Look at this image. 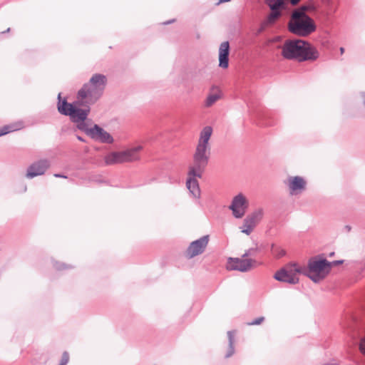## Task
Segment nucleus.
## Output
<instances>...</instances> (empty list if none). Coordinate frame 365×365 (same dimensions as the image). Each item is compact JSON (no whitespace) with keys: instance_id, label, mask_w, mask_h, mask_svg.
I'll return each mask as SVG.
<instances>
[{"instance_id":"obj_1","label":"nucleus","mask_w":365,"mask_h":365,"mask_svg":"<svg viewBox=\"0 0 365 365\" xmlns=\"http://www.w3.org/2000/svg\"><path fill=\"white\" fill-rule=\"evenodd\" d=\"M106 82L107 78L104 75L94 74L78 91L76 103H68L66 100L59 101L58 111L61 114L69 115L73 122L84 121L90 112L89 106L94 104L101 98Z\"/></svg>"},{"instance_id":"obj_2","label":"nucleus","mask_w":365,"mask_h":365,"mask_svg":"<svg viewBox=\"0 0 365 365\" xmlns=\"http://www.w3.org/2000/svg\"><path fill=\"white\" fill-rule=\"evenodd\" d=\"M280 48L282 56L287 60L302 62L316 61L319 57L317 48L303 40H287Z\"/></svg>"},{"instance_id":"obj_3","label":"nucleus","mask_w":365,"mask_h":365,"mask_svg":"<svg viewBox=\"0 0 365 365\" xmlns=\"http://www.w3.org/2000/svg\"><path fill=\"white\" fill-rule=\"evenodd\" d=\"M212 133L210 126L205 127L200 133L199 140L193 155L192 163L189 168L200 173H204L210 155L209 140Z\"/></svg>"},{"instance_id":"obj_4","label":"nucleus","mask_w":365,"mask_h":365,"mask_svg":"<svg viewBox=\"0 0 365 365\" xmlns=\"http://www.w3.org/2000/svg\"><path fill=\"white\" fill-rule=\"evenodd\" d=\"M307 6L293 11L288 23L289 31L299 36H307L316 30L314 20L305 14Z\"/></svg>"},{"instance_id":"obj_5","label":"nucleus","mask_w":365,"mask_h":365,"mask_svg":"<svg viewBox=\"0 0 365 365\" xmlns=\"http://www.w3.org/2000/svg\"><path fill=\"white\" fill-rule=\"evenodd\" d=\"M142 150L143 147L138 145L121 151L112 152L105 156L104 160L108 165L138 161Z\"/></svg>"},{"instance_id":"obj_6","label":"nucleus","mask_w":365,"mask_h":365,"mask_svg":"<svg viewBox=\"0 0 365 365\" xmlns=\"http://www.w3.org/2000/svg\"><path fill=\"white\" fill-rule=\"evenodd\" d=\"M306 274V267L298 263H289L277 271L274 278L279 282L292 284L299 282V276Z\"/></svg>"},{"instance_id":"obj_7","label":"nucleus","mask_w":365,"mask_h":365,"mask_svg":"<svg viewBox=\"0 0 365 365\" xmlns=\"http://www.w3.org/2000/svg\"><path fill=\"white\" fill-rule=\"evenodd\" d=\"M331 264L326 259H313L309 260L306 274L313 282H318L329 273Z\"/></svg>"},{"instance_id":"obj_8","label":"nucleus","mask_w":365,"mask_h":365,"mask_svg":"<svg viewBox=\"0 0 365 365\" xmlns=\"http://www.w3.org/2000/svg\"><path fill=\"white\" fill-rule=\"evenodd\" d=\"M270 9L267 18L263 22L264 26L274 24L282 16L283 11L287 9L289 0H264Z\"/></svg>"},{"instance_id":"obj_9","label":"nucleus","mask_w":365,"mask_h":365,"mask_svg":"<svg viewBox=\"0 0 365 365\" xmlns=\"http://www.w3.org/2000/svg\"><path fill=\"white\" fill-rule=\"evenodd\" d=\"M263 216L264 210L262 208L255 210L244 219L242 225L240 227L241 232L250 235L262 220Z\"/></svg>"},{"instance_id":"obj_10","label":"nucleus","mask_w":365,"mask_h":365,"mask_svg":"<svg viewBox=\"0 0 365 365\" xmlns=\"http://www.w3.org/2000/svg\"><path fill=\"white\" fill-rule=\"evenodd\" d=\"M249 207V200L242 193L235 196L229 208L236 218H242L246 213Z\"/></svg>"},{"instance_id":"obj_11","label":"nucleus","mask_w":365,"mask_h":365,"mask_svg":"<svg viewBox=\"0 0 365 365\" xmlns=\"http://www.w3.org/2000/svg\"><path fill=\"white\" fill-rule=\"evenodd\" d=\"M209 241V235H205L200 239L192 242L185 251L186 257L191 259L201 255L205 250Z\"/></svg>"},{"instance_id":"obj_12","label":"nucleus","mask_w":365,"mask_h":365,"mask_svg":"<svg viewBox=\"0 0 365 365\" xmlns=\"http://www.w3.org/2000/svg\"><path fill=\"white\" fill-rule=\"evenodd\" d=\"M204 173H197L193 168H188L187 178L186 181L187 188L189 190L192 196L199 198L200 196V189L197 178H201Z\"/></svg>"},{"instance_id":"obj_13","label":"nucleus","mask_w":365,"mask_h":365,"mask_svg":"<svg viewBox=\"0 0 365 365\" xmlns=\"http://www.w3.org/2000/svg\"><path fill=\"white\" fill-rule=\"evenodd\" d=\"M255 262L247 258H229L226 264L227 270L246 272L255 266Z\"/></svg>"},{"instance_id":"obj_14","label":"nucleus","mask_w":365,"mask_h":365,"mask_svg":"<svg viewBox=\"0 0 365 365\" xmlns=\"http://www.w3.org/2000/svg\"><path fill=\"white\" fill-rule=\"evenodd\" d=\"M49 162L47 160H41L31 164L26 173V177L32 178L37 175H43L49 168Z\"/></svg>"},{"instance_id":"obj_15","label":"nucleus","mask_w":365,"mask_h":365,"mask_svg":"<svg viewBox=\"0 0 365 365\" xmlns=\"http://www.w3.org/2000/svg\"><path fill=\"white\" fill-rule=\"evenodd\" d=\"M305 180L300 176L289 177L287 179V185L292 195H297L305 190Z\"/></svg>"},{"instance_id":"obj_16","label":"nucleus","mask_w":365,"mask_h":365,"mask_svg":"<svg viewBox=\"0 0 365 365\" xmlns=\"http://www.w3.org/2000/svg\"><path fill=\"white\" fill-rule=\"evenodd\" d=\"M87 133L93 138L102 143H110L113 142L111 135L97 125L88 129Z\"/></svg>"},{"instance_id":"obj_17","label":"nucleus","mask_w":365,"mask_h":365,"mask_svg":"<svg viewBox=\"0 0 365 365\" xmlns=\"http://www.w3.org/2000/svg\"><path fill=\"white\" fill-rule=\"evenodd\" d=\"M230 44L228 41L222 42L219 48V66L227 68L229 66Z\"/></svg>"},{"instance_id":"obj_18","label":"nucleus","mask_w":365,"mask_h":365,"mask_svg":"<svg viewBox=\"0 0 365 365\" xmlns=\"http://www.w3.org/2000/svg\"><path fill=\"white\" fill-rule=\"evenodd\" d=\"M24 128V124L21 121L11 123L9 125H4L0 129V137L9 133L11 132L21 130Z\"/></svg>"},{"instance_id":"obj_19","label":"nucleus","mask_w":365,"mask_h":365,"mask_svg":"<svg viewBox=\"0 0 365 365\" xmlns=\"http://www.w3.org/2000/svg\"><path fill=\"white\" fill-rule=\"evenodd\" d=\"M220 98H221V92H220V91L216 89V91L215 92L212 91L207 98L206 106L208 107L211 106Z\"/></svg>"},{"instance_id":"obj_20","label":"nucleus","mask_w":365,"mask_h":365,"mask_svg":"<svg viewBox=\"0 0 365 365\" xmlns=\"http://www.w3.org/2000/svg\"><path fill=\"white\" fill-rule=\"evenodd\" d=\"M272 253L275 257L280 258L285 255V250L281 247L272 245Z\"/></svg>"},{"instance_id":"obj_21","label":"nucleus","mask_w":365,"mask_h":365,"mask_svg":"<svg viewBox=\"0 0 365 365\" xmlns=\"http://www.w3.org/2000/svg\"><path fill=\"white\" fill-rule=\"evenodd\" d=\"M228 334H229V337H230V350H229L228 353L227 354L226 357H230L234 353L232 336L231 333H230V332L228 333Z\"/></svg>"},{"instance_id":"obj_22","label":"nucleus","mask_w":365,"mask_h":365,"mask_svg":"<svg viewBox=\"0 0 365 365\" xmlns=\"http://www.w3.org/2000/svg\"><path fill=\"white\" fill-rule=\"evenodd\" d=\"M68 361H69L68 354L67 352H63L62 357H61V363L59 365H66L67 363L68 362Z\"/></svg>"},{"instance_id":"obj_23","label":"nucleus","mask_w":365,"mask_h":365,"mask_svg":"<svg viewBox=\"0 0 365 365\" xmlns=\"http://www.w3.org/2000/svg\"><path fill=\"white\" fill-rule=\"evenodd\" d=\"M264 320V317H260L255 320H253L251 322L248 323V325L252 326V325H259Z\"/></svg>"},{"instance_id":"obj_24","label":"nucleus","mask_w":365,"mask_h":365,"mask_svg":"<svg viewBox=\"0 0 365 365\" xmlns=\"http://www.w3.org/2000/svg\"><path fill=\"white\" fill-rule=\"evenodd\" d=\"M359 350L364 355H365V336L360 341Z\"/></svg>"},{"instance_id":"obj_25","label":"nucleus","mask_w":365,"mask_h":365,"mask_svg":"<svg viewBox=\"0 0 365 365\" xmlns=\"http://www.w3.org/2000/svg\"><path fill=\"white\" fill-rule=\"evenodd\" d=\"M331 266L332 265H338V264H341L343 263V261L342 260H338V261H334L333 262H330Z\"/></svg>"},{"instance_id":"obj_26","label":"nucleus","mask_w":365,"mask_h":365,"mask_svg":"<svg viewBox=\"0 0 365 365\" xmlns=\"http://www.w3.org/2000/svg\"><path fill=\"white\" fill-rule=\"evenodd\" d=\"M300 0H290L291 3L294 5L297 4Z\"/></svg>"},{"instance_id":"obj_27","label":"nucleus","mask_w":365,"mask_h":365,"mask_svg":"<svg viewBox=\"0 0 365 365\" xmlns=\"http://www.w3.org/2000/svg\"><path fill=\"white\" fill-rule=\"evenodd\" d=\"M340 53L341 55L344 53V48L343 47L340 48Z\"/></svg>"},{"instance_id":"obj_28","label":"nucleus","mask_w":365,"mask_h":365,"mask_svg":"<svg viewBox=\"0 0 365 365\" xmlns=\"http://www.w3.org/2000/svg\"><path fill=\"white\" fill-rule=\"evenodd\" d=\"M55 176L56 177H62V178H66V176H63V175H57V174H56Z\"/></svg>"},{"instance_id":"obj_29","label":"nucleus","mask_w":365,"mask_h":365,"mask_svg":"<svg viewBox=\"0 0 365 365\" xmlns=\"http://www.w3.org/2000/svg\"><path fill=\"white\" fill-rule=\"evenodd\" d=\"M227 0H220V2L226 1Z\"/></svg>"}]
</instances>
